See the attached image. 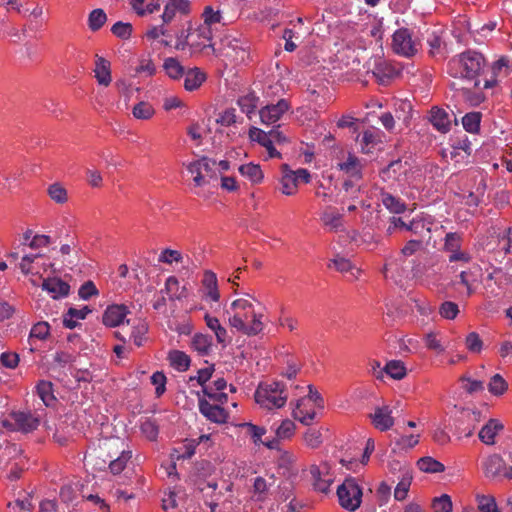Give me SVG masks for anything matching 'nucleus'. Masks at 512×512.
Returning <instances> with one entry per match:
<instances>
[{
    "label": "nucleus",
    "instance_id": "nucleus-1",
    "mask_svg": "<svg viewBox=\"0 0 512 512\" xmlns=\"http://www.w3.org/2000/svg\"><path fill=\"white\" fill-rule=\"evenodd\" d=\"M226 314L231 328L244 335L255 336L264 329L262 314H256L253 304L245 297L233 299Z\"/></svg>",
    "mask_w": 512,
    "mask_h": 512
},
{
    "label": "nucleus",
    "instance_id": "nucleus-2",
    "mask_svg": "<svg viewBox=\"0 0 512 512\" xmlns=\"http://www.w3.org/2000/svg\"><path fill=\"white\" fill-rule=\"evenodd\" d=\"M485 67V59L482 54L468 50L457 57L452 58L448 63V73L455 78L475 80V86H479L476 78Z\"/></svg>",
    "mask_w": 512,
    "mask_h": 512
},
{
    "label": "nucleus",
    "instance_id": "nucleus-3",
    "mask_svg": "<svg viewBox=\"0 0 512 512\" xmlns=\"http://www.w3.org/2000/svg\"><path fill=\"white\" fill-rule=\"evenodd\" d=\"M224 160H211L203 157L193 161L187 165V171L193 176V181L196 186H202L205 183H210L211 180L219 178V186L224 189Z\"/></svg>",
    "mask_w": 512,
    "mask_h": 512
},
{
    "label": "nucleus",
    "instance_id": "nucleus-4",
    "mask_svg": "<svg viewBox=\"0 0 512 512\" xmlns=\"http://www.w3.org/2000/svg\"><path fill=\"white\" fill-rule=\"evenodd\" d=\"M287 398L285 385L277 381L260 384L255 392L256 403L269 410L283 407Z\"/></svg>",
    "mask_w": 512,
    "mask_h": 512
},
{
    "label": "nucleus",
    "instance_id": "nucleus-5",
    "mask_svg": "<svg viewBox=\"0 0 512 512\" xmlns=\"http://www.w3.org/2000/svg\"><path fill=\"white\" fill-rule=\"evenodd\" d=\"M204 396L199 398V411L207 420L224 423V393H213L211 388L203 389Z\"/></svg>",
    "mask_w": 512,
    "mask_h": 512
},
{
    "label": "nucleus",
    "instance_id": "nucleus-6",
    "mask_svg": "<svg viewBox=\"0 0 512 512\" xmlns=\"http://www.w3.org/2000/svg\"><path fill=\"white\" fill-rule=\"evenodd\" d=\"M187 29L190 39V49L193 52H205L206 55H218L215 43L212 42L213 34L206 26H194L191 21L187 22Z\"/></svg>",
    "mask_w": 512,
    "mask_h": 512
},
{
    "label": "nucleus",
    "instance_id": "nucleus-7",
    "mask_svg": "<svg viewBox=\"0 0 512 512\" xmlns=\"http://www.w3.org/2000/svg\"><path fill=\"white\" fill-rule=\"evenodd\" d=\"M362 489L353 477L346 478L337 488L339 504L348 511H356L362 502Z\"/></svg>",
    "mask_w": 512,
    "mask_h": 512
},
{
    "label": "nucleus",
    "instance_id": "nucleus-8",
    "mask_svg": "<svg viewBox=\"0 0 512 512\" xmlns=\"http://www.w3.org/2000/svg\"><path fill=\"white\" fill-rule=\"evenodd\" d=\"M463 234L448 232L444 237L442 251L447 254L450 263L467 264L472 260L469 252L462 249Z\"/></svg>",
    "mask_w": 512,
    "mask_h": 512
},
{
    "label": "nucleus",
    "instance_id": "nucleus-9",
    "mask_svg": "<svg viewBox=\"0 0 512 512\" xmlns=\"http://www.w3.org/2000/svg\"><path fill=\"white\" fill-rule=\"evenodd\" d=\"M392 50L397 55L409 58L418 52L419 43L407 28H400L392 36Z\"/></svg>",
    "mask_w": 512,
    "mask_h": 512
},
{
    "label": "nucleus",
    "instance_id": "nucleus-10",
    "mask_svg": "<svg viewBox=\"0 0 512 512\" xmlns=\"http://www.w3.org/2000/svg\"><path fill=\"white\" fill-rule=\"evenodd\" d=\"M331 467L327 462H322L319 465L313 464L309 468L313 480V487L316 491L321 493H328L330 486L333 483V476L330 473Z\"/></svg>",
    "mask_w": 512,
    "mask_h": 512
},
{
    "label": "nucleus",
    "instance_id": "nucleus-11",
    "mask_svg": "<svg viewBox=\"0 0 512 512\" xmlns=\"http://www.w3.org/2000/svg\"><path fill=\"white\" fill-rule=\"evenodd\" d=\"M204 126V138L210 141L215 148H221L224 143V114L218 113L214 117H208Z\"/></svg>",
    "mask_w": 512,
    "mask_h": 512
},
{
    "label": "nucleus",
    "instance_id": "nucleus-12",
    "mask_svg": "<svg viewBox=\"0 0 512 512\" xmlns=\"http://www.w3.org/2000/svg\"><path fill=\"white\" fill-rule=\"evenodd\" d=\"M14 424L4 422L6 428L29 433L37 429L39 426V419L29 412H13L11 414Z\"/></svg>",
    "mask_w": 512,
    "mask_h": 512
},
{
    "label": "nucleus",
    "instance_id": "nucleus-13",
    "mask_svg": "<svg viewBox=\"0 0 512 512\" xmlns=\"http://www.w3.org/2000/svg\"><path fill=\"white\" fill-rule=\"evenodd\" d=\"M226 58H228L234 66L245 63L249 58V47L247 43L233 38L226 43Z\"/></svg>",
    "mask_w": 512,
    "mask_h": 512
},
{
    "label": "nucleus",
    "instance_id": "nucleus-14",
    "mask_svg": "<svg viewBox=\"0 0 512 512\" xmlns=\"http://www.w3.org/2000/svg\"><path fill=\"white\" fill-rule=\"evenodd\" d=\"M288 109L289 103L285 99L279 100L276 104L267 105L259 112L261 122L266 125H273Z\"/></svg>",
    "mask_w": 512,
    "mask_h": 512
},
{
    "label": "nucleus",
    "instance_id": "nucleus-15",
    "mask_svg": "<svg viewBox=\"0 0 512 512\" xmlns=\"http://www.w3.org/2000/svg\"><path fill=\"white\" fill-rule=\"evenodd\" d=\"M369 417L373 426L380 431H387L394 425L392 409L388 405L376 407Z\"/></svg>",
    "mask_w": 512,
    "mask_h": 512
},
{
    "label": "nucleus",
    "instance_id": "nucleus-16",
    "mask_svg": "<svg viewBox=\"0 0 512 512\" xmlns=\"http://www.w3.org/2000/svg\"><path fill=\"white\" fill-rule=\"evenodd\" d=\"M505 464L504 459L499 454H491L482 460L481 468L485 477L494 479L503 475Z\"/></svg>",
    "mask_w": 512,
    "mask_h": 512
},
{
    "label": "nucleus",
    "instance_id": "nucleus-17",
    "mask_svg": "<svg viewBox=\"0 0 512 512\" xmlns=\"http://www.w3.org/2000/svg\"><path fill=\"white\" fill-rule=\"evenodd\" d=\"M320 220L329 231H344L343 214L333 206H327L320 215Z\"/></svg>",
    "mask_w": 512,
    "mask_h": 512
},
{
    "label": "nucleus",
    "instance_id": "nucleus-18",
    "mask_svg": "<svg viewBox=\"0 0 512 512\" xmlns=\"http://www.w3.org/2000/svg\"><path fill=\"white\" fill-rule=\"evenodd\" d=\"M400 228L406 231H410L415 235H422L424 231L430 233V227H426L425 222L420 219H413L409 223H406L400 217H392L391 224L387 229L389 234L392 233L393 229Z\"/></svg>",
    "mask_w": 512,
    "mask_h": 512
},
{
    "label": "nucleus",
    "instance_id": "nucleus-19",
    "mask_svg": "<svg viewBox=\"0 0 512 512\" xmlns=\"http://www.w3.org/2000/svg\"><path fill=\"white\" fill-rule=\"evenodd\" d=\"M128 314L125 305L113 304L106 308L102 316V322L107 327H116L123 323Z\"/></svg>",
    "mask_w": 512,
    "mask_h": 512
},
{
    "label": "nucleus",
    "instance_id": "nucleus-20",
    "mask_svg": "<svg viewBox=\"0 0 512 512\" xmlns=\"http://www.w3.org/2000/svg\"><path fill=\"white\" fill-rule=\"evenodd\" d=\"M94 77L99 85L107 87L112 82L111 63L98 54L95 55Z\"/></svg>",
    "mask_w": 512,
    "mask_h": 512
},
{
    "label": "nucleus",
    "instance_id": "nucleus-21",
    "mask_svg": "<svg viewBox=\"0 0 512 512\" xmlns=\"http://www.w3.org/2000/svg\"><path fill=\"white\" fill-rule=\"evenodd\" d=\"M235 430L240 429L241 433L244 434V437L250 436L254 442V444L259 445L262 443V436L266 433V429L263 427L256 426L252 423H240L234 424L229 422L226 418V430H230L231 428Z\"/></svg>",
    "mask_w": 512,
    "mask_h": 512
},
{
    "label": "nucleus",
    "instance_id": "nucleus-22",
    "mask_svg": "<svg viewBox=\"0 0 512 512\" xmlns=\"http://www.w3.org/2000/svg\"><path fill=\"white\" fill-rule=\"evenodd\" d=\"M202 288L204 293V298L206 300H210L213 302H218L220 300V292L218 289V281L216 274L210 270L204 272L202 278Z\"/></svg>",
    "mask_w": 512,
    "mask_h": 512
},
{
    "label": "nucleus",
    "instance_id": "nucleus-23",
    "mask_svg": "<svg viewBox=\"0 0 512 512\" xmlns=\"http://www.w3.org/2000/svg\"><path fill=\"white\" fill-rule=\"evenodd\" d=\"M337 168L352 179L360 180L362 178L363 163L352 153L348 154L345 161L339 162Z\"/></svg>",
    "mask_w": 512,
    "mask_h": 512
},
{
    "label": "nucleus",
    "instance_id": "nucleus-24",
    "mask_svg": "<svg viewBox=\"0 0 512 512\" xmlns=\"http://www.w3.org/2000/svg\"><path fill=\"white\" fill-rule=\"evenodd\" d=\"M42 289L46 290L54 299L66 297L69 294L70 286L67 282L57 277L43 280Z\"/></svg>",
    "mask_w": 512,
    "mask_h": 512
},
{
    "label": "nucleus",
    "instance_id": "nucleus-25",
    "mask_svg": "<svg viewBox=\"0 0 512 512\" xmlns=\"http://www.w3.org/2000/svg\"><path fill=\"white\" fill-rule=\"evenodd\" d=\"M249 137L252 141H256L265 147L270 158H281L280 152L275 149L272 140L270 139L269 135H267V132L256 127H252L249 130Z\"/></svg>",
    "mask_w": 512,
    "mask_h": 512
},
{
    "label": "nucleus",
    "instance_id": "nucleus-26",
    "mask_svg": "<svg viewBox=\"0 0 512 512\" xmlns=\"http://www.w3.org/2000/svg\"><path fill=\"white\" fill-rule=\"evenodd\" d=\"M282 176L280 179L281 192L287 196L294 195L297 192L298 182L293 170L287 164L281 166Z\"/></svg>",
    "mask_w": 512,
    "mask_h": 512
},
{
    "label": "nucleus",
    "instance_id": "nucleus-27",
    "mask_svg": "<svg viewBox=\"0 0 512 512\" xmlns=\"http://www.w3.org/2000/svg\"><path fill=\"white\" fill-rule=\"evenodd\" d=\"M429 120L433 127L441 133H446L450 130V115L444 109L433 107L430 111Z\"/></svg>",
    "mask_w": 512,
    "mask_h": 512
},
{
    "label": "nucleus",
    "instance_id": "nucleus-28",
    "mask_svg": "<svg viewBox=\"0 0 512 512\" xmlns=\"http://www.w3.org/2000/svg\"><path fill=\"white\" fill-rule=\"evenodd\" d=\"M398 74V70L385 60L376 63L373 69V75L380 84H387Z\"/></svg>",
    "mask_w": 512,
    "mask_h": 512
},
{
    "label": "nucleus",
    "instance_id": "nucleus-29",
    "mask_svg": "<svg viewBox=\"0 0 512 512\" xmlns=\"http://www.w3.org/2000/svg\"><path fill=\"white\" fill-rule=\"evenodd\" d=\"M504 428L503 424L496 419H490L479 431V439L486 445L495 443V436Z\"/></svg>",
    "mask_w": 512,
    "mask_h": 512
},
{
    "label": "nucleus",
    "instance_id": "nucleus-30",
    "mask_svg": "<svg viewBox=\"0 0 512 512\" xmlns=\"http://www.w3.org/2000/svg\"><path fill=\"white\" fill-rule=\"evenodd\" d=\"M160 294L168 295L170 300H180L186 297V288L181 287L175 276H170L165 281V287Z\"/></svg>",
    "mask_w": 512,
    "mask_h": 512
},
{
    "label": "nucleus",
    "instance_id": "nucleus-31",
    "mask_svg": "<svg viewBox=\"0 0 512 512\" xmlns=\"http://www.w3.org/2000/svg\"><path fill=\"white\" fill-rule=\"evenodd\" d=\"M184 88L187 91H194L198 89L205 81V74L197 67L189 69L184 74Z\"/></svg>",
    "mask_w": 512,
    "mask_h": 512
},
{
    "label": "nucleus",
    "instance_id": "nucleus-32",
    "mask_svg": "<svg viewBox=\"0 0 512 512\" xmlns=\"http://www.w3.org/2000/svg\"><path fill=\"white\" fill-rule=\"evenodd\" d=\"M359 194L360 186L356 185L352 179L345 180L339 192V203L344 204L347 201L356 202L359 199Z\"/></svg>",
    "mask_w": 512,
    "mask_h": 512
},
{
    "label": "nucleus",
    "instance_id": "nucleus-33",
    "mask_svg": "<svg viewBox=\"0 0 512 512\" xmlns=\"http://www.w3.org/2000/svg\"><path fill=\"white\" fill-rule=\"evenodd\" d=\"M275 484V477L273 474L268 479L258 476L255 478L253 483V492L257 497V500L263 501L268 494L269 488Z\"/></svg>",
    "mask_w": 512,
    "mask_h": 512
},
{
    "label": "nucleus",
    "instance_id": "nucleus-34",
    "mask_svg": "<svg viewBox=\"0 0 512 512\" xmlns=\"http://www.w3.org/2000/svg\"><path fill=\"white\" fill-rule=\"evenodd\" d=\"M201 18L203 20L201 25L206 26L209 31L213 32V26L219 24L223 18L222 11L219 8L214 9L211 5H207L204 7Z\"/></svg>",
    "mask_w": 512,
    "mask_h": 512
},
{
    "label": "nucleus",
    "instance_id": "nucleus-35",
    "mask_svg": "<svg viewBox=\"0 0 512 512\" xmlns=\"http://www.w3.org/2000/svg\"><path fill=\"white\" fill-rule=\"evenodd\" d=\"M50 334V325L47 322L41 321L33 325L29 334L30 350L34 351V340H45Z\"/></svg>",
    "mask_w": 512,
    "mask_h": 512
},
{
    "label": "nucleus",
    "instance_id": "nucleus-36",
    "mask_svg": "<svg viewBox=\"0 0 512 512\" xmlns=\"http://www.w3.org/2000/svg\"><path fill=\"white\" fill-rule=\"evenodd\" d=\"M163 68L166 74L174 80H178L185 74L184 66L174 57H168L164 60Z\"/></svg>",
    "mask_w": 512,
    "mask_h": 512
},
{
    "label": "nucleus",
    "instance_id": "nucleus-37",
    "mask_svg": "<svg viewBox=\"0 0 512 512\" xmlns=\"http://www.w3.org/2000/svg\"><path fill=\"white\" fill-rule=\"evenodd\" d=\"M381 202L390 212L400 214L405 211L406 205L399 198L388 192H381Z\"/></svg>",
    "mask_w": 512,
    "mask_h": 512
},
{
    "label": "nucleus",
    "instance_id": "nucleus-38",
    "mask_svg": "<svg viewBox=\"0 0 512 512\" xmlns=\"http://www.w3.org/2000/svg\"><path fill=\"white\" fill-rule=\"evenodd\" d=\"M36 389L40 399L46 406H51L55 403L56 397L53 394V384L50 381L41 380L37 384Z\"/></svg>",
    "mask_w": 512,
    "mask_h": 512
},
{
    "label": "nucleus",
    "instance_id": "nucleus-39",
    "mask_svg": "<svg viewBox=\"0 0 512 512\" xmlns=\"http://www.w3.org/2000/svg\"><path fill=\"white\" fill-rule=\"evenodd\" d=\"M305 399H300L297 401L296 407L292 411V415L294 419L300 421L304 425L312 424L316 413L314 410L308 411L302 408Z\"/></svg>",
    "mask_w": 512,
    "mask_h": 512
},
{
    "label": "nucleus",
    "instance_id": "nucleus-40",
    "mask_svg": "<svg viewBox=\"0 0 512 512\" xmlns=\"http://www.w3.org/2000/svg\"><path fill=\"white\" fill-rule=\"evenodd\" d=\"M168 359L173 368L178 371H186L190 366V358L182 351L174 350L169 353Z\"/></svg>",
    "mask_w": 512,
    "mask_h": 512
},
{
    "label": "nucleus",
    "instance_id": "nucleus-41",
    "mask_svg": "<svg viewBox=\"0 0 512 512\" xmlns=\"http://www.w3.org/2000/svg\"><path fill=\"white\" fill-rule=\"evenodd\" d=\"M238 170L242 176L249 179L252 183H260L263 179V172L259 165L248 163L239 166Z\"/></svg>",
    "mask_w": 512,
    "mask_h": 512
},
{
    "label": "nucleus",
    "instance_id": "nucleus-42",
    "mask_svg": "<svg viewBox=\"0 0 512 512\" xmlns=\"http://www.w3.org/2000/svg\"><path fill=\"white\" fill-rule=\"evenodd\" d=\"M383 371L395 380L403 379L407 373L404 363L400 360H391L387 362Z\"/></svg>",
    "mask_w": 512,
    "mask_h": 512
},
{
    "label": "nucleus",
    "instance_id": "nucleus-43",
    "mask_svg": "<svg viewBox=\"0 0 512 512\" xmlns=\"http://www.w3.org/2000/svg\"><path fill=\"white\" fill-rule=\"evenodd\" d=\"M417 466L425 473H440L445 470V466L441 462L429 456L420 458Z\"/></svg>",
    "mask_w": 512,
    "mask_h": 512
},
{
    "label": "nucleus",
    "instance_id": "nucleus-44",
    "mask_svg": "<svg viewBox=\"0 0 512 512\" xmlns=\"http://www.w3.org/2000/svg\"><path fill=\"white\" fill-rule=\"evenodd\" d=\"M192 347L201 355H207L212 348V337L201 333L195 334L192 338Z\"/></svg>",
    "mask_w": 512,
    "mask_h": 512
},
{
    "label": "nucleus",
    "instance_id": "nucleus-45",
    "mask_svg": "<svg viewBox=\"0 0 512 512\" xmlns=\"http://www.w3.org/2000/svg\"><path fill=\"white\" fill-rule=\"evenodd\" d=\"M107 21V15L103 9H94L88 17V26L91 31H98Z\"/></svg>",
    "mask_w": 512,
    "mask_h": 512
},
{
    "label": "nucleus",
    "instance_id": "nucleus-46",
    "mask_svg": "<svg viewBox=\"0 0 512 512\" xmlns=\"http://www.w3.org/2000/svg\"><path fill=\"white\" fill-rule=\"evenodd\" d=\"M481 113L470 112L462 118V125L469 133H476L480 128Z\"/></svg>",
    "mask_w": 512,
    "mask_h": 512
},
{
    "label": "nucleus",
    "instance_id": "nucleus-47",
    "mask_svg": "<svg viewBox=\"0 0 512 512\" xmlns=\"http://www.w3.org/2000/svg\"><path fill=\"white\" fill-rule=\"evenodd\" d=\"M147 332L148 326L146 322L139 320L138 323L132 327L130 338L136 346L140 347L144 343Z\"/></svg>",
    "mask_w": 512,
    "mask_h": 512
},
{
    "label": "nucleus",
    "instance_id": "nucleus-48",
    "mask_svg": "<svg viewBox=\"0 0 512 512\" xmlns=\"http://www.w3.org/2000/svg\"><path fill=\"white\" fill-rule=\"evenodd\" d=\"M131 451H122L120 456L112 460L109 464L110 471L114 474H120L127 465V462L131 459Z\"/></svg>",
    "mask_w": 512,
    "mask_h": 512
},
{
    "label": "nucleus",
    "instance_id": "nucleus-49",
    "mask_svg": "<svg viewBox=\"0 0 512 512\" xmlns=\"http://www.w3.org/2000/svg\"><path fill=\"white\" fill-rule=\"evenodd\" d=\"M507 388V382L499 374H495L488 383L489 392L495 396L502 395L507 390Z\"/></svg>",
    "mask_w": 512,
    "mask_h": 512
},
{
    "label": "nucleus",
    "instance_id": "nucleus-50",
    "mask_svg": "<svg viewBox=\"0 0 512 512\" xmlns=\"http://www.w3.org/2000/svg\"><path fill=\"white\" fill-rule=\"evenodd\" d=\"M47 193L49 197L58 204L67 201V191L60 183H53L48 187Z\"/></svg>",
    "mask_w": 512,
    "mask_h": 512
},
{
    "label": "nucleus",
    "instance_id": "nucleus-51",
    "mask_svg": "<svg viewBox=\"0 0 512 512\" xmlns=\"http://www.w3.org/2000/svg\"><path fill=\"white\" fill-rule=\"evenodd\" d=\"M477 502L480 512H500L492 495H478Z\"/></svg>",
    "mask_w": 512,
    "mask_h": 512
},
{
    "label": "nucleus",
    "instance_id": "nucleus-52",
    "mask_svg": "<svg viewBox=\"0 0 512 512\" xmlns=\"http://www.w3.org/2000/svg\"><path fill=\"white\" fill-rule=\"evenodd\" d=\"M132 114L137 119L147 120L154 115V109L152 105L142 101L133 107Z\"/></svg>",
    "mask_w": 512,
    "mask_h": 512
},
{
    "label": "nucleus",
    "instance_id": "nucleus-53",
    "mask_svg": "<svg viewBox=\"0 0 512 512\" xmlns=\"http://www.w3.org/2000/svg\"><path fill=\"white\" fill-rule=\"evenodd\" d=\"M257 100L258 98L255 95L248 94L240 97L237 101V104L243 113H245L247 116H250V114L253 113L256 108Z\"/></svg>",
    "mask_w": 512,
    "mask_h": 512
},
{
    "label": "nucleus",
    "instance_id": "nucleus-54",
    "mask_svg": "<svg viewBox=\"0 0 512 512\" xmlns=\"http://www.w3.org/2000/svg\"><path fill=\"white\" fill-rule=\"evenodd\" d=\"M41 256L42 255L40 253H36V254L30 253V254L23 255V257L21 258V261L18 264L19 269L21 270V272L24 275H28V274L34 273V271H33L34 270L33 269V264Z\"/></svg>",
    "mask_w": 512,
    "mask_h": 512
},
{
    "label": "nucleus",
    "instance_id": "nucleus-55",
    "mask_svg": "<svg viewBox=\"0 0 512 512\" xmlns=\"http://www.w3.org/2000/svg\"><path fill=\"white\" fill-rule=\"evenodd\" d=\"M304 442L309 448H318L323 442L320 430L314 428L308 429L304 434Z\"/></svg>",
    "mask_w": 512,
    "mask_h": 512
},
{
    "label": "nucleus",
    "instance_id": "nucleus-56",
    "mask_svg": "<svg viewBox=\"0 0 512 512\" xmlns=\"http://www.w3.org/2000/svg\"><path fill=\"white\" fill-rule=\"evenodd\" d=\"M141 431L142 433L149 439V440H155L158 436V425L154 419L146 418L141 423Z\"/></svg>",
    "mask_w": 512,
    "mask_h": 512
},
{
    "label": "nucleus",
    "instance_id": "nucleus-57",
    "mask_svg": "<svg viewBox=\"0 0 512 512\" xmlns=\"http://www.w3.org/2000/svg\"><path fill=\"white\" fill-rule=\"evenodd\" d=\"M295 424L293 421L286 419L276 429V436L278 439H288L295 432Z\"/></svg>",
    "mask_w": 512,
    "mask_h": 512
},
{
    "label": "nucleus",
    "instance_id": "nucleus-58",
    "mask_svg": "<svg viewBox=\"0 0 512 512\" xmlns=\"http://www.w3.org/2000/svg\"><path fill=\"white\" fill-rule=\"evenodd\" d=\"M204 319L206 325L215 333L218 342L222 343L224 341V330L218 318L206 314Z\"/></svg>",
    "mask_w": 512,
    "mask_h": 512
},
{
    "label": "nucleus",
    "instance_id": "nucleus-59",
    "mask_svg": "<svg viewBox=\"0 0 512 512\" xmlns=\"http://www.w3.org/2000/svg\"><path fill=\"white\" fill-rule=\"evenodd\" d=\"M439 313L443 318L452 320L457 317L459 313V307L455 302L445 301L441 304Z\"/></svg>",
    "mask_w": 512,
    "mask_h": 512
},
{
    "label": "nucleus",
    "instance_id": "nucleus-60",
    "mask_svg": "<svg viewBox=\"0 0 512 512\" xmlns=\"http://www.w3.org/2000/svg\"><path fill=\"white\" fill-rule=\"evenodd\" d=\"M434 512H451L452 501L450 496L443 494L442 496L435 498L432 503Z\"/></svg>",
    "mask_w": 512,
    "mask_h": 512
},
{
    "label": "nucleus",
    "instance_id": "nucleus-61",
    "mask_svg": "<svg viewBox=\"0 0 512 512\" xmlns=\"http://www.w3.org/2000/svg\"><path fill=\"white\" fill-rule=\"evenodd\" d=\"M111 32L118 38L128 39L132 34V25L127 22L118 21L112 26Z\"/></svg>",
    "mask_w": 512,
    "mask_h": 512
},
{
    "label": "nucleus",
    "instance_id": "nucleus-62",
    "mask_svg": "<svg viewBox=\"0 0 512 512\" xmlns=\"http://www.w3.org/2000/svg\"><path fill=\"white\" fill-rule=\"evenodd\" d=\"M166 376L161 371H156L151 376V383L155 386V394L160 397L166 391Z\"/></svg>",
    "mask_w": 512,
    "mask_h": 512
},
{
    "label": "nucleus",
    "instance_id": "nucleus-63",
    "mask_svg": "<svg viewBox=\"0 0 512 512\" xmlns=\"http://www.w3.org/2000/svg\"><path fill=\"white\" fill-rule=\"evenodd\" d=\"M74 361V356L66 351H58L53 355L52 367L64 368Z\"/></svg>",
    "mask_w": 512,
    "mask_h": 512
},
{
    "label": "nucleus",
    "instance_id": "nucleus-64",
    "mask_svg": "<svg viewBox=\"0 0 512 512\" xmlns=\"http://www.w3.org/2000/svg\"><path fill=\"white\" fill-rule=\"evenodd\" d=\"M467 349L473 353H479L482 350L483 342L476 332H470L465 339Z\"/></svg>",
    "mask_w": 512,
    "mask_h": 512
}]
</instances>
